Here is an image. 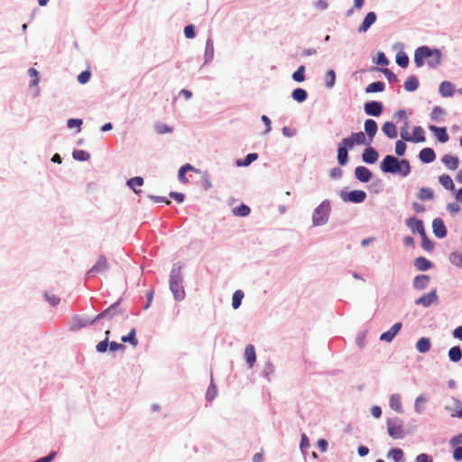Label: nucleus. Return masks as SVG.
Wrapping results in <instances>:
<instances>
[{"instance_id":"nucleus-57","label":"nucleus","mask_w":462,"mask_h":462,"mask_svg":"<svg viewBox=\"0 0 462 462\" xmlns=\"http://www.w3.org/2000/svg\"><path fill=\"white\" fill-rule=\"evenodd\" d=\"M108 346H109V342H107V337H106L103 341L99 342L97 345L96 349L99 353H104L106 351Z\"/></svg>"},{"instance_id":"nucleus-45","label":"nucleus","mask_w":462,"mask_h":462,"mask_svg":"<svg viewBox=\"0 0 462 462\" xmlns=\"http://www.w3.org/2000/svg\"><path fill=\"white\" fill-rule=\"evenodd\" d=\"M155 131L159 134H169L172 132V128L163 123H157L154 125Z\"/></svg>"},{"instance_id":"nucleus-6","label":"nucleus","mask_w":462,"mask_h":462,"mask_svg":"<svg viewBox=\"0 0 462 462\" xmlns=\"http://www.w3.org/2000/svg\"><path fill=\"white\" fill-rule=\"evenodd\" d=\"M343 143L352 149L356 144L369 145L371 143L366 140V136L363 132L353 133L349 137L344 138Z\"/></svg>"},{"instance_id":"nucleus-8","label":"nucleus","mask_w":462,"mask_h":462,"mask_svg":"<svg viewBox=\"0 0 462 462\" xmlns=\"http://www.w3.org/2000/svg\"><path fill=\"white\" fill-rule=\"evenodd\" d=\"M438 300V296L436 291H432L427 294L422 295L418 300H416L415 303L417 305H421L423 307H429L433 302Z\"/></svg>"},{"instance_id":"nucleus-9","label":"nucleus","mask_w":462,"mask_h":462,"mask_svg":"<svg viewBox=\"0 0 462 462\" xmlns=\"http://www.w3.org/2000/svg\"><path fill=\"white\" fill-rule=\"evenodd\" d=\"M432 229L434 235L439 238H443L447 236V228L441 218H435L433 220Z\"/></svg>"},{"instance_id":"nucleus-36","label":"nucleus","mask_w":462,"mask_h":462,"mask_svg":"<svg viewBox=\"0 0 462 462\" xmlns=\"http://www.w3.org/2000/svg\"><path fill=\"white\" fill-rule=\"evenodd\" d=\"M384 89V83L381 81H376L369 84L366 88V93H374V92H381Z\"/></svg>"},{"instance_id":"nucleus-49","label":"nucleus","mask_w":462,"mask_h":462,"mask_svg":"<svg viewBox=\"0 0 462 462\" xmlns=\"http://www.w3.org/2000/svg\"><path fill=\"white\" fill-rule=\"evenodd\" d=\"M336 80V74L335 71L332 69H329L326 74V85L328 88H332L335 84Z\"/></svg>"},{"instance_id":"nucleus-42","label":"nucleus","mask_w":462,"mask_h":462,"mask_svg":"<svg viewBox=\"0 0 462 462\" xmlns=\"http://www.w3.org/2000/svg\"><path fill=\"white\" fill-rule=\"evenodd\" d=\"M433 196V191L429 188H421L418 194L419 199L421 200L432 199Z\"/></svg>"},{"instance_id":"nucleus-14","label":"nucleus","mask_w":462,"mask_h":462,"mask_svg":"<svg viewBox=\"0 0 462 462\" xmlns=\"http://www.w3.org/2000/svg\"><path fill=\"white\" fill-rule=\"evenodd\" d=\"M347 149H349L348 146H346L344 143H343V140L338 143V148H337V161H338V163L341 165V166H344L347 163V161H348V152H347Z\"/></svg>"},{"instance_id":"nucleus-26","label":"nucleus","mask_w":462,"mask_h":462,"mask_svg":"<svg viewBox=\"0 0 462 462\" xmlns=\"http://www.w3.org/2000/svg\"><path fill=\"white\" fill-rule=\"evenodd\" d=\"M425 141V133L422 127L416 126L412 131V136H410L409 142L422 143Z\"/></svg>"},{"instance_id":"nucleus-35","label":"nucleus","mask_w":462,"mask_h":462,"mask_svg":"<svg viewBox=\"0 0 462 462\" xmlns=\"http://www.w3.org/2000/svg\"><path fill=\"white\" fill-rule=\"evenodd\" d=\"M196 171L195 168L187 163L185 165H183L180 170H179V173H178V178H179V180L182 183H186L188 182V180L185 176L186 172L187 171Z\"/></svg>"},{"instance_id":"nucleus-12","label":"nucleus","mask_w":462,"mask_h":462,"mask_svg":"<svg viewBox=\"0 0 462 462\" xmlns=\"http://www.w3.org/2000/svg\"><path fill=\"white\" fill-rule=\"evenodd\" d=\"M117 305H118V303H116V304L111 305L107 309H106L104 311L99 313L94 319H92V322H97L99 319H105V318L111 319L116 314H121V312L116 310Z\"/></svg>"},{"instance_id":"nucleus-38","label":"nucleus","mask_w":462,"mask_h":462,"mask_svg":"<svg viewBox=\"0 0 462 462\" xmlns=\"http://www.w3.org/2000/svg\"><path fill=\"white\" fill-rule=\"evenodd\" d=\"M72 157L74 160L79 161V162H85L88 161L90 158V154L83 150H75L72 152Z\"/></svg>"},{"instance_id":"nucleus-33","label":"nucleus","mask_w":462,"mask_h":462,"mask_svg":"<svg viewBox=\"0 0 462 462\" xmlns=\"http://www.w3.org/2000/svg\"><path fill=\"white\" fill-rule=\"evenodd\" d=\"M419 87V81L415 76H410L404 82V88L407 91H414Z\"/></svg>"},{"instance_id":"nucleus-13","label":"nucleus","mask_w":462,"mask_h":462,"mask_svg":"<svg viewBox=\"0 0 462 462\" xmlns=\"http://www.w3.org/2000/svg\"><path fill=\"white\" fill-rule=\"evenodd\" d=\"M402 326V325L400 322L395 323L388 331L383 332L380 336V339L382 341L391 342L394 338V337L398 334V332L401 330Z\"/></svg>"},{"instance_id":"nucleus-56","label":"nucleus","mask_w":462,"mask_h":462,"mask_svg":"<svg viewBox=\"0 0 462 462\" xmlns=\"http://www.w3.org/2000/svg\"><path fill=\"white\" fill-rule=\"evenodd\" d=\"M82 123L83 122H82L81 119L71 118V119L68 120L67 125H68L69 128L78 127L79 131H80V127L82 125Z\"/></svg>"},{"instance_id":"nucleus-40","label":"nucleus","mask_w":462,"mask_h":462,"mask_svg":"<svg viewBox=\"0 0 462 462\" xmlns=\"http://www.w3.org/2000/svg\"><path fill=\"white\" fill-rule=\"evenodd\" d=\"M292 98L298 102H303L307 98V92L303 88H296L292 92Z\"/></svg>"},{"instance_id":"nucleus-1","label":"nucleus","mask_w":462,"mask_h":462,"mask_svg":"<svg viewBox=\"0 0 462 462\" xmlns=\"http://www.w3.org/2000/svg\"><path fill=\"white\" fill-rule=\"evenodd\" d=\"M425 60H428L427 63L430 67L436 68L440 64L441 52L437 49L431 50L426 46L418 48L414 53L416 66L421 67Z\"/></svg>"},{"instance_id":"nucleus-32","label":"nucleus","mask_w":462,"mask_h":462,"mask_svg":"<svg viewBox=\"0 0 462 462\" xmlns=\"http://www.w3.org/2000/svg\"><path fill=\"white\" fill-rule=\"evenodd\" d=\"M127 185L131 188L134 193L139 194L141 190H137L136 187L143 185V179L142 177H134L127 180Z\"/></svg>"},{"instance_id":"nucleus-3","label":"nucleus","mask_w":462,"mask_h":462,"mask_svg":"<svg viewBox=\"0 0 462 462\" xmlns=\"http://www.w3.org/2000/svg\"><path fill=\"white\" fill-rule=\"evenodd\" d=\"M330 208L328 202H322L315 210L312 220L315 226H320L328 221Z\"/></svg>"},{"instance_id":"nucleus-63","label":"nucleus","mask_w":462,"mask_h":462,"mask_svg":"<svg viewBox=\"0 0 462 462\" xmlns=\"http://www.w3.org/2000/svg\"><path fill=\"white\" fill-rule=\"evenodd\" d=\"M216 393H217L216 387L214 385H211L207 391V393H206L207 399L209 401L213 400L216 396Z\"/></svg>"},{"instance_id":"nucleus-21","label":"nucleus","mask_w":462,"mask_h":462,"mask_svg":"<svg viewBox=\"0 0 462 462\" xmlns=\"http://www.w3.org/2000/svg\"><path fill=\"white\" fill-rule=\"evenodd\" d=\"M383 133L391 139H395L398 135L397 127L392 122H385L382 127Z\"/></svg>"},{"instance_id":"nucleus-15","label":"nucleus","mask_w":462,"mask_h":462,"mask_svg":"<svg viewBox=\"0 0 462 462\" xmlns=\"http://www.w3.org/2000/svg\"><path fill=\"white\" fill-rule=\"evenodd\" d=\"M356 178L362 182H368L371 180L372 173L365 166H358L355 170Z\"/></svg>"},{"instance_id":"nucleus-55","label":"nucleus","mask_w":462,"mask_h":462,"mask_svg":"<svg viewBox=\"0 0 462 462\" xmlns=\"http://www.w3.org/2000/svg\"><path fill=\"white\" fill-rule=\"evenodd\" d=\"M28 74L31 78H32L31 86H37L39 83L38 71L34 68H31L28 70Z\"/></svg>"},{"instance_id":"nucleus-59","label":"nucleus","mask_w":462,"mask_h":462,"mask_svg":"<svg viewBox=\"0 0 462 462\" xmlns=\"http://www.w3.org/2000/svg\"><path fill=\"white\" fill-rule=\"evenodd\" d=\"M184 34L186 38L192 39L195 36V28L193 25H187L184 28Z\"/></svg>"},{"instance_id":"nucleus-61","label":"nucleus","mask_w":462,"mask_h":462,"mask_svg":"<svg viewBox=\"0 0 462 462\" xmlns=\"http://www.w3.org/2000/svg\"><path fill=\"white\" fill-rule=\"evenodd\" d=\"M423 396H418L415 401V410L418 413L421 412V404L425 402Z\"/></svg>"},{"instance_id":"nucleus-37","label":"nucleus","mask_w":462,"mask_h":462,"mask_svg":"<svg viewBox=\"0 0 462 462\" xmlns=\"http://www.w3.org/2000/svg\"><path fill=\"white\" fill-rule=\"evenodd\" d=\"M121 340L124 343H130L133 346H136L138 345V340L135 337V329L132 328L127 336H123Z\"/></svg>"},{"instance_id":"nucleus-64","label":"nucleus","mask_w":462,"mask_h":462,"mask_svg":"<svg viewBox=\"0 0 462 462\" xmlns=\"http://www.w3.org/2000/svg\"><path fill=\"white\" fill-rule=\"evenodd\" d=\"M453 457L457 461L462 460V447H457L455 448Z\"/></svg>"},{"instance_id":"nucleus-24","label":"nucleus","mask_w":462,"mask_h":462,"mask_svg":"<svg viewBox=\"0 0 462 462\" xmlns=\"http://www.w3.org/2000/svg\"><path fill=\"white\" fill-rule=\"evenodd\" d=\"M430 276L426 274L418 275L413 281V286L417 290H422L430 283Z\"/></svg>"},{"instance_id":"nucleus-18","label":"nucleus","mask_w":462,"mask_h":462,"mask_svg":"<svg viewBox=\"0 0 462 462\" xmlns=\"http://www.w3.org/2000/svg\"><path fill=\"white\" fill-rule=\"evenodd\" d=\"M378 153L373 147L365 149L362 154V160L366 163H374L378 160Z\"/></svg>"},{"instance_id":"nucleus-46","label":"nucleus","mask_w":462,"mask_h":462,"mask_svg":"<svg viewBox=\"0 0 462 462\" xmlns=\"http://www.w3.org/2000/svg\"><path fill=\"white\" fill-rule=\"evenodd\" d=\"M305 67L300 66L296 71L292 74V79L297 82H302L305 79Z\"/></svg>"},{"instance_id":"nucleus-62","label":"nucleus","mask_w":462,"mask_h":462,"mask_svg":"<svg viewBox=\"0 0 462 462\" xmlns=\"http://www.w3.org/2000/svg\"><path fill=\"white\" fill-rule=\"evenodd\" d=\"M123 349H125V346L123 344H119L115 341L109 343V350L112 352Z\"/></svg>"},{"instance_id":"nucleus-4","label":"nucleus","mask_w":462,"mask_h":462,"mask_svg":"<svg viewBox=\"0 0 462 462\" xmlns=\"http://www.w3.org/2000/svg\"><path fill=\"white\" fill-rule=\"evenodd\" d=\"M388 434L393 439H402L405 435V430L402 422L400 420H387Z\"/></svg>"},{"instance_id":"nucleus-41","label":"nucleus","mask_w":462,"mask_h":462,"mask_svg":"<svg viewBox=\"0 0 462 462\" xmlns=\"http://www.w3.org/2000/svg\"><path fill=\"white\" fill-rule=\"evenodd\" d=\"M244 298V292L240 290L235 291L232 298V306L234 309H238Z\"/></svg>"},{"instance_id":"nucleus-44","label":"nucleus","mask_w":462,"mask_h":462,"mask_svg":"<svg viewBox=\"0 0 462 462\" xmlns=\"http://www.w3.org/2000/svg\"><path fill=\"white\" fill-rule=\"evenodd\" d=\"M399 172L402 176H407L411 172V166L407 160H402L399 162Z\"/></svg>"},{"instance_id":"nucleus-47","label":"nucleus","mask_w":462,"mask_h":462,"mask_svg":"<svg viewBox=\"0 0 462 462\" xmlns=\"http://www.w3.org/2000/svg\"><path fill=\"white\" fill-rule=\"evenodd\" d=\"M396 62L402 68H406L409 64V58L404 52H399L396 55Z\"/></svg>"},{"instance_id":"nucleus-30","label":"nucleus","mask_w":462,"mask_h":462,"mask_svg":"<svg viewBox=\"0 0 462 462\" xmlns=\"http://www.w3.org/2000/svg\"><path fill=\"white\" fill-rule=\"evenodd\" d=\"M430 346L429 337H421L417 341L416 348L420 353H426L430 349Z\"/></svg>"},{"instance_id":"nucleus-23","label":"nucleus","mask_w":462,"mask_h":462,"mask_svg":"<svg viewBox=\"0 0 462 462\" xmlns=\"http://www.w3.org/2000/svg\"><path fill=\"white\" fill-rule=\"evenodd\" d=\"M429 129L435 133L436 137L440 143H446L448 141V135L445 127H437L435 125H430Z\"/></svg>"},{"instance_id":"nucleus-11","label":"nucleus","mask_w":462,"mask_h":462,"mask_svg":"<svg viewBox=\"0 0 462 462\" xmlns=\"http://www.w3.org/2000/svg\"><path fill=\"white\" fill-rule=\"evenodd\" d=\"M378 130L377 123L373 119H366L365 121V131L366 133L368 141L372 143Z\"/></svg>"},{"instance_id":"nucleus-29","label":"nucleus","mask_w":462,"mask_h":462,"mask_svg":"<svg viewBox=\"0 0 462 462\" xmlns=\"http://www.w3.org/2000/svg\"><path fill=\"white\" fill-rule=\"evenodd\" d=\"M439 93L443 97H452L454 94V86L448 81H443L439 85Z\"/></svg>"},{"instance_id":"nucleus-20","label":"nucleus","mask_w":462,"mask_h":462,"mask_svg":"<svg viewBox=\"0 0 462 462\" xmlns=\"http://www.w3.org/2000/svg\"><path fill=\"white\" fill-rule=\"evenodd\" d=\"M419 157L422 162L430 163L436 159V154L433 149L427 147L420 152Z\"/></svg>"},{"instance_id":"nucleus-34","label":"nucleus","mask_w":462,"mask_h":462,"mask_svg":"<svg viewBox=\"0 0 462 462\" xmlns=\"http://www.w3.org/2000/svg\"><path fill=\"white\" fill-rule=\"evenodd\" d=\"M448 357L453 362H458L462 358V350L459 346H456L449 349Z\"/></svg>"},{"instance_id":"nucleus-39","label":"nucleus","mask_w":462,"mask_h":462,"mask_svg":"<svg viewBox=\"0 0 462 462\" xmlns=\"http://www.w3.org/2000/svg\"><path fill=\"white\" fill-rule=\"evenodd\" d=\"M250 208L245 204L233 208V213L238 217H246L250 214Z\"/></svg>"},{"instance_id":"nucleus-28","label":"nucleus","mask_w":462,"mask_h":462,"mask_svg":"<svg viewBox=\"0 0 462 462\" xmlns=\"http://www.w3.org/2000/svg\"><path fill=\"white\" fill-rule=\"evenodd\" d=\"M245 356L246 362L250 367L254 365L256 361L255 350L253 345H248L245 349Z\"/></svg>"},{"instance_id":"nucleus-54","label":"nucleus","mask_w":462,"mask_h":462,"mask_svg":"<svg viewBox=\"0 0 462 462\" xmlns=\"http://www.w3.org/2000/svg\"><path fill=\"white\" fill-rule=\"evenodd\" d=\"M408 128H409V123H408V121H405L403 126L401 128V138L403 141H407V142L410 141V134H409Z\"/></svg>"},{"instance_id":"nucleus-17","label":"nucleus","mask_w":462,"mask_h":462,"mask_svg":"<svg viewBox=\"0 0 462 462\" xmlns=\"http://www.w3.org/2000/svg\"><path fill=\"white\" fill-rule=\"evenodd\" d=\"M108 269V262L106 256L100 255L97 263L88 271V274L92 273H104Z\"/></svg>"},{"instance_id":"nucleus-43","label":"nucleus","mask_w":462,"mask_h":462,"mask_svg":"<svg viewBox=\"0 0 462 462\" xmlns=\"http://www.w3.org/2000/svg\"><path fill=\"white\" fill-rule=\"evenodd\" d=\"M388 456L392 457L394 462H400L403 458V452L400 448H392Z\"/></svg>"},{"instance_id":"nucleus-25","label":"nucleus","mask_w":462,"mask_h":462,"mask_svg":"<svg viewBox=\"0 0 462 462\" xmlns=\"http://www.w3.org/2000/svg\"><path fill=\"white\" fill-rule=\"evenodd\" d=\"M390 407L396 412L402 413L403 409L401 402V396L399 394H392L389 402Z\"/></svg>"},{"instance_id":"nucleus-16","label":"nucleus","mask_w":462,"mask_h":462,"mask_svg":"<svg viewBox=\"0 0 462 462\" xmlns=\"http://www.w3.org/2000/svg\"><path fill=\"white\" fill-rule=\"evenodd\" d=\"M376 17V14L374 12H369L365 15L362 24L359 26L358 32H365L370 28V26L375 23Z\"/></svg>"},{"instance_id":"nucleus-50","label":"nucleus","mask_w":462,"mask_h":462,"mask_svg":"<svg viewBox=\"0 0 462 462\" xmlns=\"http://www.w3.org/2000/svg\"><path fill=\"white\" fill-rule=\"evenodd\" d=\"M450 262L457 266L462 268V254L461 253H453L450 254Z\"/></svg>"},{"instance_id":"nucleus-52","label":"nucleus","mask_w":462,"mask_h":462,"mask_svg":"<svg viewBox=\"0 0 462 462\" xmlns=\"http://www.w3.org/2000/svg\"><path fill=\"white\" fill-rule=\"evenodd\" d=\"M406 151V144L403 140H399L395 143V152L397 155L402 156Z\"/></svg>"},{"instance_id":"nucleus-5","label":"nucleus","mask_w":462,"mask_h":462,"mask_svg":"<svg viewBox=\"0 0 462 462\" xmlns=\"http://www.w3.org/2000/svg\"><path fill=\"white\" fill-rule=\"evenodd\" d=\"M399 162L397 158L393 155H387L383 158L380 164V168L383 172L399 173Z\"/></svg>"},{"instance_id":"nucleus-27","label":"nucleus","mask_w":462,"mask_h":462,"mask_svg":"<svg viewBox=\"0 0 462 462\" xmlns=\"http://www.w3.org/2000/svg\"><path fill=\"white\" fill-rule=\"evenodd\" d=\"M414 266L420 271H426L431 268L432 263L425 257H418L414 260Z\"/></svg>"},{"instance_id":"nucleus-48","label":"nucleus","mask_w":462,"mask_h":462,"mask_svg":"<svg viewBox=\"0 0 462 462\" xmlns=\"http://www.w3.org/2000/svg\"><path fill=\"white\" fill-rule=\"evenodd\" d=\"M258 158L257 153H249L244 161H238V166H248Z\"/></svg>"},{"instance_id":"nucleus-58","label":"nucleus","mask_w":462,"mask_h":462,"mask_svg":"<svg viewBox=\"0 0 462 462\" xmlns=\"http://www.w3.org/2000/svg\"><path fill=\"white\" fill-rule=\"evenodd\" d=\"M383 73L390 82H396L398 80L397 76L389 69H383Z\"/></svg>"},{"instance_id":"nucleus-53","label":"nucleus","mask_w":462,"mask_h":462,"mask_svg":"<svg viewBox=\"0 0 462 462\" xmlns=\"http://www.w3.org/2000/svg\"><path fill=\"white\" fill-rule=\"evenodd\" d=\"M90 78H91V72L89 70H85V71H82L78 76V81L80 84H86L87 82L89 81Z\"/></svg>"},{"instance_id":"nucleus-60","label":"nucleus","mask_w":462,"mask_h":462,"mask_svg":"<svg viewBox=\"0 0 462 462\" xmlns=\"http://www.w3.org/2000/svg\"><path fill=\"white\" fill-rule=\"evenodd\" d=\"M415 462H433V460L428 454L421 453L416 457Z\"/></svg>"},{"instance_id":"nucleus-51","label":"nucleus","mask_w":462,"mask_h":462,"mask_svg":"<svg viewBox=\"0 0 462 462\" xmlns=\"http://www.w3.org/2000/svg\"><path fill=\"white\" fill-rule=\"evenodd\" d=\"M46 300L51 305V306H57L60 300L58 298L55 294L51 292H46L44 294Z\"/></svg>"},{"instance_id":"nucleus-2","label":"nucleus","mask_w":462,"mask_h":462,"mask_svg":"<svg viewBox=\"0 0 462 462\" xmlns=\"http://www.w3.org/2000/svg\"><path fill=\"white\" fill-rule=\"evenodd\" d=\"M170 288L175 300H181L185 297V291L182 285V278L180 269L172 270L171 273Z\"/></svg>"},{"instance_id":"nucleus-22","label":"nucleus","mask_w":462,"mask_h":462,"mask_svg":"<svg viewBox=\"0 0 462 462\" xmlns=\"http://www.w3.org/2000/svg\"><path fill=\"white\" fill-rule=\"evenodd\" d=\"M442 162L444 163V165L448 169L455 171L458 167L459 160H458V158L457 156H453V155H450V154H446L442 158Z\"/></svg>"},{"instance_id":"nucleus-7","label":"nucleus","mask_w":462,"mask_h":462,"mask_svg":"<svg viewBox=\"0 0 462 462\" xmlns=\"http://www.w3.org/2000/svg\"><path fill=\"white\" fill-rule=\"evenodd\" d=\"M365 112L368 116H379L383 112V105L377 101H369L365 105Z\"/></svg>"},{"instance_id":"nucleus-19","label":"nucleus","mask_w":462,"mask_h":462,"mask_svg":"<svg viewBox=\"0 0 462 462\" xmlns=\"http://www.w3.org/2000/svg\"><path fill=\"white\" fill-rule=\"evenodd\" d=\"M366 198V193L363 190H353L347 193L346 198H344L345 200H349L354 203H361Z\"/></svg>"},{"instance_id":"nucleus-31","label":"nucleus","mask_w":462,"mask_h":462,"mask_svg":"<svg viewBox=\"0 0 462 462\" xmlns=\"http://www.w3.org/2000/svg\"><path fill=\"white\" fill-rule=\"evenodd\" d=\"M439 183L448 190H454L455 185L454 182L449 175L442 174L439 177Z\"/></svg>"},{"instance_id":"nucleus-10","label":"nucleus","mask_w":462,"mask_h":462,"mask_svg":"<svg viewBox=\"0 0 462 462\" xmlns=\"http://www.w3.org/2000/svg\"><path fill=\"white\" fill-rule=\"evenodd\" d=\"M408 226L411 229L413 233H419L423 238H426V233L424 230L423 222L419 219H415L413 217L409 218L407 220Z\"/></svg>"}]
</instances>
